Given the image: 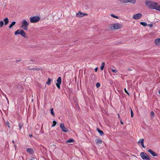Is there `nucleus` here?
Wrapping results in <instances>:
<instances>
[{"instance_id":"nucleus-1","label":"nucleus","mask_w":160,"mask_h":160,"mask_svg":"<svg viewBox=\"0 0 160 160\" xmlns=\"http://www.w3.org/2000/svg\"><path fill=\"white\" fill-rule=\"evenodd\" d=\"M145 3L149 8L160 11V6L157 3L147 1L145 2Z\"/></svg>"},{"instance_id":"nucleus-2","label":"nucleus","mask_w":160,"mask_h":160,"mask_svg":"<svg viewBox=\"0 0 160 160\" xmlns=\"http://www.w3.org/2000/svg\"><path fill=\"white\" fill-rule=\"evenodd\" d=\"M28 25L29 23L26 20L24 19L21 22V28L23 30H27Z\"/></svg>"},{"instance_id":"nucleus-3","label":"nucleus","mask_w":160,"mask_h":160,"mask_svg":"<svg viewBox=\"0 0 160 160\" xmlns=\"http://www.w3.org/2000/svg\"><path fill=\"white\" fill-rule=\"evenodd\" d=\"M122 25L119 23H115L111 25L110 28L111 30H113L121 28Z\"/></svg>"},{"instance_id":"nucleus-4","label":"nucleus","mask_w":160,"mask_h":160,"mask_svg":"<svg viewBox=\"0 0 160 160\" xmlns=\"http://www.w3.org/2000/svg\"><path fill=\"white\" fill-rule=\"evenodd\" d=\"M15 35H17V34H20L22 36L26 38V33L22 29H18L15 32Z\"/></svg>"},{"instance_id":"nucleus-5","label":"nucleus","mask_w":160,"mask_h":160,"mask_svg":"<svg viewBox=\"0 0 160 160\" xmlns=\"http://www.w3.org/2000/svg\"><path fill=\"white\" fill-rule=\"evenodd\" d=\"M140 155L141 158L145 160H150V157L145 152H141L140 154Z\"/></svg>"},{"instance_id":"nucleus-6","label":"nucleus","mask_w":160,"mask_h":160,"mask_svg":"<svg viewBox=\"0 0 160 160\" xmlns=\"http://www.w3.org/2000/svg\"><path fill=\"white\" fill-rule=\"evenodd\" d=\"M40 19V18L38 16L31 17L29 18V20L31 23H35L38 22Z\"/></svg>"},{"instance_id":"nucleus-7","label":"nucleus","mask_w":160,"mask_h":160,"mask_svg":"<svg viewBox=\"0 0 160 160\" xmlns=\"http://www.w3.org/2000/svg\"><path fill=\"white\" fill-rule=\"evenodd\" d=\"M57 83H56V85L58 88L59 89L60 88V85L61 83V77L58 78L57 80Z\"/></svg>"},{"instance_id":"nucleus-8","label":"nucleus","mask_w":160,"mask_h":160,"mask_svg":"<svg viewBox=\"0 0 160 160\" xmlns=\"http://www.w3.org/2000/svg\"><path fill=\"white\" fill-rule=\"evenodd\" d=\"M60 128L64 132H67L68 131V130L64 126L63 123H61L60 124Z\"/></svg>"},{"instance_id":"nucleus-9","label":"nucleus","mask_w":160,"mask_h":160,"mask_svg":"<svg viewBox=\"0 0 160 160\" xmlns=\"http://www.w3.org/2000/svg\"><path fill=\"white\" fill-rule=\"evenodd\" d=\"M142 16V14L141 13H138L134 14L133 16L134 19H140Z\"/></svg>"},{"instance_id":"nucleus-10","label":"nucleus","mask_w":160,"mask_h":160,"mask_svg":"<svg viewBox=\"0 0 160 160\" xmlns=\"http://www.w3.org/2000/svg\"><path fill=\"white\" fill-rule=\"evenodd\" d=\"M144 140L143 139H140L138 142V143L139 145H140L142 147L145 148V146L144 145Z\"/></svg>"},{"instance_id":"nucleus-11","label":"nucleus","mask_w":160,"mask_h":160,"mask_svg":"<svg viewBox=\"0 0 160 160\" xmlns=\"http://www.w3.org/2000/svg\"><path fill=\"white\" fill-rule=\"evenodd\" d=\"M147 151L153 157H156L158 156V154L156 152L153 151L151 149L148 150Z\"/></svg>"},{"instance_id":"nucleus-12","label":"nucleus","mask_w":160,"mask_h":160,"mask_svg":"<svg viewBox=\"0 0 160 160\" xmlns=\"http://www.w3.org/2000/svg\"><path fill=\"white\" fill-rule=\"evenodd\" d=\"M87 15L85 13L81 12H79L77 14V16L79 18L82 17L84 16Z\"/></svg>"},{"instance_id":"nucleus-13","label":"nucleus","mask_w":160,"mask_h":160,"mask_svg":"<svg viewBox=\"0 0 160 160\" xmlns=\"http://www.w3.org/2000/svg\"><path fill=\"white\" fill-rule=\"evenodd\" d=\"M155 43L158 46H160V38L156 39L155 41Z\"/></svg>"},{"instance_id":"nucleus-14","label":"nucleus","mask_w":160,"mask_h":160,"mask_svg":"<svg viewBox=\"0 0 160 160\" xmlns=\"http://www.w3.org/2000/svg\"><path fill=\"white\" fill-rule=\"evenodd\" d=\"M3 21L4 22V24L5 25H7L9 21L8 18H4Z\"/></svg>"},{"instance_id":"nucleus-15","label":"nucleus","mask_w":160,"mask_h":160,"mask_svg":"<svg viewBox=\"0 0 160 160\" xmlns=\"http://www.w3.org/2000/svg\"><path fill=\"white\" fill-rule=\"evenodd\" d=\"M136 0H126V3L130 2L132 4H135L136 3Z\"/></svg>"},{"instance_id":"nucleus-16","label":"nucleus","mask_w":160,"mask_h":160,"mask_svg":"<svg viewBox=\"0 0 160 160\" xmlns=\"http://www.w3.org/2000/svg\"><path fill=\"white\" fill-rule=\"evenodd\" d=\"M26 151L27 152L30 154L33 153V149L31 148H28L26 150Z\"/></svg>"},{"instance_id":"nucleus-17","label":"nucleus","mask_w":160,"mask_h":160,"mask_svg":"<svg viewBox=\"0 0 160 160\" xmlns=\"http://www.w3.org/2000/svg\"><path fill=\"white\" fill-rule=\"evenodd\" d=\"M16 23V22L13 21L9 25V28H12V27L14 26Z\"/></svg>"},{"instance_id":"nucleus-18","label":"nucleus","mask_w":160,"mask_h":160,"mask_svg":"<svg viewBox=\"0 0 160 160\" xmlns=\"http://www.w3.org/2000/svg\"><path fill=\"white\" fill-rule=\"evenodd\" d=\"M105 63L104 62H102V63L101 64V66L100 67V69L101 70H103L104 67V66H105Z\"/></svg>"},{"instance_id":"nucleus-19","label":"nucleus","mask_w":160,"mask_h":160,"mask_svg":"<svg viewBox=\"0 0 160 160\" xmlns=\"http://www.w3.org/2000/svg\"><path fill=\"white\" fill-rule=\"evenodd\" d=\"M97 130L100 135L102 136V135L103 134V132L102 130H100L99 129L97 128Z\"/></svg>"},{"instance_id":"nucleus-20","label":"nucleus","mask_w":160,"mask_h":160,"mask_svg":"<svg viewBox=\"0 0 160 160\" xmlns=\"http://www.w3.org/2000/svg\"><path fill=\"white\" fill-rule=\"evenodd\" d=\"M102 142V141L100 139L98 138L97 139L96 143H97L101 144Z\"/></svg>"},{"instance_id":"nucleus-21","label":"nucleus","mask_w":160,"mask_h":160,"mask_svg":"<svg viewBox=\"0 0 160 160\" xmlns=\"http://www.w3.org/2000/svg\"><path fill=\"white\" fill-rule=\"evenodd\" d=\"M74 142V140L73 139H69L68 140H67L66 142L67 143L69 142V143H71L72 142Z\"/></svg>"},{"instance_id":"nucleus-22","label":"nucleus","mask_w":160,"mask_h":160,"mask_svg":"<svg viewBox=\"0 0 160 160\" xmlns=\"http://www.w3.org/2000/svg\"><path fill=\"white\" fill-rule=\"evenodd\" d=\"M51 80L48 78V81L46 82V84L49 85L51 83Z\"/></svg>"},{"instance_id":"nucleus-23","label":"nucleus","mask_w":160,"mask_h":160,"mask_svg":"<svg viewBox=\"0 0 160 160\" xmlns=\"http://www.w3.org/2000/svg\"><path fill=\"white\" fill-rule=\"evenodd\" d=\"M140 23L144 26H146L147 25V23L145 22H140Z\"/></svg>"},{"instance_id":"nucleus-24","label":"nucleus","mask_w":160,"mask_h":160,"mask_svg":"<svg viewBox=\"0 0 160 160\" xmlns=\"http://www.w3.org/2000/svg\"><path fill=\"white\" fill-rule=\"evenodd\" d=\"M23 125V124L22 123H20L19 124L18 126L20 130H21L22 129V127Z\"/></svg>"},{"instance_id":"nucleus-25","label":"nucleus","mask_w":160,"mask_h":160,"mask_svg":"<svg viewBox=\"0 0 160 160\" xmlns=\"http://www.w3.org/2000/svg\"><path fill=\"white\" fill-rule=\"evenodd\" d=\"M4 25L3 22V21H1L0 22V27L2 28L3 27Z\"/></svg>"},{"instance_id":"nucleus-26","label":"nucleus","mask_w":160,"mask_h":160,"mask_svg":"<svg viewBox=\"0 0 160 160\" xmlns=\"http://www.w3.org/2000/svg\"><path fill=\"white\" fill-rule=\"evenodd\" d=\"M111 15L112 17L115 18H116L118 19L119 18L118 17V16H116L113 14H111Z\"/></svg>"},{"instance_id":"nucleus-27","label":"nucleus","mask_w":160,"mask_h":160,"mask_svg":"<svg viewBox=\"0 0 160 160\" xmlns=\"http://www.w3.org/2000/svg\"><path fill=\"white\" fill-rule=\"evenodd\" d=\"M150 115L151 117H154L155 116V114L153 111H151L150 113Z\"/></svg>"},{"instance_id":"nucleus-28","label":"nucleus","mask_w":160,"mask_h":160,"mask_svg":"<svg viewBox=\"0 0 160 160\" xmlns=\"http://www.w3.org/2000/svg\"><path fill=\"white\" fill-rule=\"evenodd\" d=\"M6 124L8 126V127L10 128V124L9 122L7 121L6 122Z\"/></svg>"},{"instance_id":"nucleus-29","label":"nucleus","mask_w":160,"mask_h":160,"mask_svg":"<svg viewBox=\"0 0 160 160\" xmlns=\"http://www.w3.org/2000/svg\"><path fill=\"white\" fill-rule=\"evenodd\" d=\"M57 124V122L55 121H53V125H52V127H53L55 126Z\"/></svg>"},{"instance_id":"nucleus-30","label":"nucleus","mask_w":160,"mask_h":160,"mask_svg":"<svg viewBox=\"0 0 160 160\" xmlns=\"http://www.w3.org/2000/svg\"><path fill=\"white\" fill-rule=\"evenodd\" d=\"M51 113L53 116H54V113L53 111V109L52 108L51 109Z\"/></svg>"},{"instance_id":"nucleus-31","label":"nucleus","mask_w":160,"mask_h":160,"mask_svg":"<svg viewBox=\"0 0 160 160\" xmlns=\"http://www.w3.org/2000/svg\"><path fill=\"white\" fill-rule=\"evenodd\" d=\"M118 1L124 3H126V0H118Z\"/></svg>"},{"instance_id":"nucleus-32","label":"nucleus","mask_w":160,"mask_h":160,"mask_svg":"<svg viewBox=\"0 0 160 160\" xmlns=\"http://www.w3.org/2000/svg\"><path fill=\"white\" fill-rule=\"evenodd\" d=\"M130 112H131V117L132 118L133 117V111H132V109L131 108Z\"/></svg>"},{"instance_id":"nucleus-33","label":"nucleus","mask_w":160,"mask_h":160,"mask_svg":"<svg viewBox=\"0 0 160 160\" xmlns=\"http://www.w3.org/2000/svg\"><path fill=\"white\" fill-rule=\"evenodd\" d=\"M100 86V84L99 82H97L96 84V87L97 88H99Z\"/></svg>"},{"instance_id":"nucleus-34","label":"nucleus","mask_w":160,"mask_h":160,"mask_svg":"<svg viewBox=\"0 0 160 160\" xmlns=\"http://www.w3.org/2000/svg\"><path fill=\"white\" fill-rule=\"evenodd\" d=\"M31 70H39L40 69L39 68H32V69H31Z\"/></svg>"},{"instance_id":"nucleus-35","label":"nucleus","mask_w":160,"mask_h":160,"mask_svg":"<svg viewBox=\"0 0 160 160\" xmlns=\"http://www.w3.org/2000/svg\"><path fill=\"white\" fill-rule=\"evenodd\" d=\"M112 72L114 73H116L118 72V71L115 69H112Z\"/></svg>"},{"instance_id":"nucleus-36","label":"nucleus","mask_w":160,"mask_h":160,"mask_svg":"<svg viewBox=\"0 0 160 160\" xmlns=\"http://www.w3.org/2000/svg\"><path fill=\"white\" fill-rule=\"evenodd\" d=\"M124 91L125 92L127 93L128 95H129V93H128V92L127 91V90L126 89V88H125L124 89Z\"/></svg>"},{"instance_id":"nucleus-37","label":"nucleus","mask_w":160,"mask_h":160,"mask_svg":"<svg viewBox=\"0 0 160 160\" xmlns=\"http://www.w3.org/2000/svg\"><path fill=\"white\" fill-rule=\"evenodd\" d=\"M30 160H37V159L36 158H33V157H32L30 158Z\"/></svg>"},{"instance_id":"nucleus-38","label":"nucleus","mask_w":160,"mask_h":160,"mask_svg":"<svg viewBox=\"0 0 160 160\" xmlns=\"http://www.w3.org/2000/svg\"><path fill=\"white\" fill-rule=\"evenodd\" d=\"M148 26H149L150 27H152V24H148L147 25Z\"/></svg>"},{"instance_id":"nucleus-39","label":"nucleus","mask_w":160,"mask_h":160,"mask_svg":"<svg viewBox=\"0 0 160 160\" xmlns=\"http://www.w3.org/2000/svg\"><path fill=\"white\" fill-rule=\"evenodd\" d=\"M98 68H96L95 69V71L96 72H97V70H98Z\"/></svg>"},{"instance_id":"nucleus-40","label":"nucleus","mask_w":160,"mask_h":160,"mask_svg":"<svg viewBox=\"0 0 160 160\" xmlns=\"http://www.w3.org/2000/svg\"><path fill=\"white\" fill-rule=\"evenodd\" d=\"M29 136L30 137H32V134H29Z\"/></svg>"},{"instance_id":"nucleus-41","label":"nucleus","mask_w":160,"mask_h":160,"mask_svg":"<svg viewBox=\"0 0 160 160\" xmlns=\"http://www.w3.org/2000/svg\"><path fill=\"white\" fill-rule=\"evenodd\" d=\"M121 124H123V122H122V121H121Z\"/></svg>"},{"instance_id":"nucleus-42","label":"nucleus","mask_w":160,"mask_h":160,"mask_svg":"<svg viewBox=\"0 0 160 160\" xmlns=\"http://www.w3.org/2000/svg\"><path fill=\"white\" fill-rule=\"evenodd\" d=\"M158 92H159V94H160V90H159V91H158Z\"/></svg>"},{"instance_id":"nucleus-43","label":"nucleus","mask_w":160,"mask_h":160,"mask_svg":"<svg viewBox=\"0 0 160 160\" xmlns=\"http://www.w3.org/2000/svg\"><path fill=\"white\" fill-rule=\"evenodd\" d=\"M12 142H13V143H14V142H15L14 141H12Z\"/></svg>"},{"instance_id":"nucleus-44","label":"nucleus","mask_w":160,"mask_h":160,"mask_svg":"<svg viewBox=\"0 0 160 160\" xmlns=\"http://www.w3.org/2000/svg\"><path fill=\"white\" fill-rule=\"evenodd\" d=\"M14 146L15 148L16 147V145H14Z\"/></svg>"},{"instance_id":"nucleus-45","label":"nucleus","mask_w":160,"mask_h":160,"mask_svg":"<svg viewBox=\"0 0 160 160\" xmlns=\"http://www.w3.org/2000/svg\"><path fill=\"white\" fill-rule=\"evenodd\" d=\"M6 98V99H7V101H8V98Z\"/></svg>"}]
</instances>
